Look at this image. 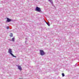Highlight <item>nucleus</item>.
I'll return each instance as SVG.
<instances>
[{"mask_svg": "<svg viewBox=\"0 0 79 79\" xmlns=\"http://www.w3.org/2000/svg\"><path fill=\"white\" fill-rule=\"evenodd\" d=\"M76 64H75V65H76Z\"/></svg>", "mask_w": 79, "mask_h": 79, "instance_id": "4468645a", "label": "nucleus"}, {"mask_svg": "<svg viewBox=\"0 0 79 79\" xmlns=\"http://www.w3.org/2000/svg\"><path fill=\"white\" fill-rule=\"evenodd\" d=\"M62 77H64V73H62Z\"/></svg>", "mask_w": 79, "mask_h": 79, "instance_id": "9d476101", "label": "nucleus"}, {"mask_svg": "<svg viewBox=\"0 0 79 79\" xmlns=\"http://www.w3.org/2000/svg\"><path fill=\"white\" fill-rule=\"evenodd\" d=\"M40 54L42 56H43V55H45V52H44V51H43V50H40Z\"/></svg>", "mask_w": 79, "mask_h": 79, "instance_id": "7ed1b4c3", "label": "nucleus"}, {"mask_svg": "<svg viewBox=\"0 0 79 79\" xmlns=\"http://www.w3.org/2000/svg\"><path fill=\"white\" fill-rule=\"evenodd\" d=\"M10 37H13V34H12V33H10Z\"/></svg>", "mask_w": 79, "mask_h": 79, "instance_id": "1a4fd4ad", "label": "nucleus"}, {"mask_svg": "<svg viewBox=\"0 0 79 79\" xmlns=\"http://www.w3.org/2000/svg\"><path fill=\"white\" fill-rule=\"evenodd\" d=\"M27 39V38H25V39L26 40V39Z\"/></svg>", "mask_w": 79, "mask_h": 79, "instance_id": "ddd939ff", "label": "nucleus"}, {"mask_svg": "<svg viewBox=\"0 0 79 79\" xmlns=\"http://www.w3.org/2000/svg\"><path fill=\"white\" fill-rule=\"evenodd\" d=\"M49 2H50L52 4L53 3V2H52V0H48Z\"/></svg>", "mask_w": 79, "mask_h": 79, "instance_id": "0eeeda50", "label": "nucleus"}, {"mask_svg": "<svg viewBox=\"0 0 79 79\" xmlns=\"http://www.w3.org/2000/svg\"><path fill=\"white\" fill-rule=\"evenodd\" d=\"M15 37H14L12 39V41H13V42H15Z\"/></svg>", "mask_w": 79, "mask_h": 79, "instance_id": "423d86ee", "label": "nucleus"}, {"mask_svg": "<svg viewBox=\"0 0 79 79\" xmlns=\"http://www.w3.org/2000/svg\"><path fill=\"white\" fill-rule=\"evenodd\" d=\"M26 43V41H25V43Z\"/></svg>", "mask_w": 79, "mask_h": 79, "instance_id": "2eb2a0df", "label": "nucleus"}, {"mask_svg": "<svg viewBox=\"0 0 79 79\" xmlns=\"http://www.w3.org/2000/svg\"><path fill=\"white\" fill-rule=\"evenodd\" d=\"M35 11L40 12H41V9H40V8L37 6L35 9Z\"/></svg>", "mask_w": 79, "mask_h": 79, "instance_id": "f03ea898", "label": "nucleus"}, {"mask_svg": "<svg viewBox=\"0 0 79 79\" xmlns=\"http://www.w3.org/2000/svg\"><path fill=\"white\" fill-rule=\"evenodd\" d=\"M12 50L11 49V48H9L8 50V53L10 54L11 56H13V57H15V58H16V56H14V55L12 53Z\"/></svg>", "mask_w": 79, "mask_h": 79, "instance_id": "f257e3e1", "label": "nucleus"}, {"mask_svg": "<svg viewBox=\"0 0 79 79\" xmlns=\"http://www.w3.org/2000/svg\"><path fill=\"white\" fill-rule=\"evenodd\" d=\"M18 68L20 71H22V68H21V67L20 65H18L17 66Z\"/></svg>", "mask_w": 79, "mask_h": 79, "instance_id": "20e7f679", "label": "nucleus"}, {"mask_svg": "<svg viewBox=\"0 0 79 79\" xmlns=\"http://www.w3.org/2000/svg\"><path fill=\"white\" fill-rule=\"evenodd\" d=\"M7 20L6 21V22H10L11 21V19H10L8 18H7Z\"/></svg>", "mask_w": 79, "mask_h": 79, "instance_id": "39448f33", "label": "nucleus"}, {"mask_svg": "<svg viewBox=\"0 0 79 79\" xmlns=\"http://www.w3.org/2000/svg\"><path fill=\"white\" fill-rule=\"evenodd\" d=\"M49 2H50L52 4L53 3V2H52V0H48Z\"/></svg>", "mask_w": 79, "mask_h": 79, "instance_id": "6e6552de", "label": "nucleus"}, {"mask_svg": "<svg viewBox=\"0 0 79 79\" xmlns=\"http://www.w3.org/2000/svg\"><path fill=\"white\" fill-rule=\"evenodd\" d=\"M6 28H7V29H9V27H7Z\"/></svg>", "mask_w": 79, "mask_h": 79, "instance_id": "f8f14e48", "label": "nucleus"}, {"mask_svg": "<svg viewBox=\"0 0 79 79\" xmlns=\"http://www.w3.org/2000/svg\"><path fill=\"white\" fill-rule=\"evenodd\" d=\"M46 24L48 26H50V25L49 24H48V23H46Z\"/></svg>", "mask_w": 79, "mask_h": 79, "instance_id": "9b49d317", "label": "nucleus"}]
</instances>
